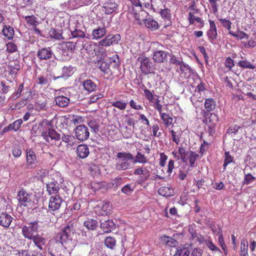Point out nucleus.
<instances>
[{
    "instance_id": "nucleus-51",
    "label": "nucleus",
    "mask_w": 256,
    "mask_h": 256,
    "mask_svg": "<svg viewBox=\"0 0 256 256\" xmlns=\"http://www.w3.org/2000/svg\"><path fill=\"white\" fill-rule=\"evenodd\" d=\"M112 105L120 110H124L126 107L127 102L121 100H117L112 102Z\"/></svg>"
},
{
    "instance_id": "nucleus-49",
    "label": "nucleus",
    "mask_w": 256,
    "mask_h": 256,
    "mask_svg": "<svg viewBox=\"0 0 256 256\" xmlns=\"http://www.w3.org/2000/svg\"><path fill=\"white\" fill-rule=\"evenodd\" d=\"M67 121L70 120L74 125H76L80 124L82 120V118L78 116H70L68 115V117L66 118Z\"/></svg>"
},
{
    "instance_id": "nucleus-60",
    "label": "nucleus",
    "mask_w": 256,
    "mask_h": 256,
    "mask_svg": "<svg viewBox=\"0 0 256 256\" xmlns=\"http://www.w3.org/2000/svg\"><path fill=\"white\" fill-rule=\"evenodd\" d=\"M49 34L50 37L56 40H60L62 37V34L58 32L56 30L53 28H50L49 31Z\"/></svg>"
},
{
    "instance_id": "nucleus-16",
    "label": "nucleus",
    "mask_w": 256,
    "mask_h": 256,
    "mask_svg": "<svg viewBox=\"0 0 256 256\" xmlns=\"http://www.w3.org/2000/svg\"><path fill=\"white\" fill-rule=\"evenodd\" d=\"M160 14L164 22V26H168L172 24V14L171 10L168 8H166L160 10Z\"/></svg>"
},
{
    "instance_id": "nucleus-23",
    "label": "nucleus",
    "mask_w": 256,
    "mask_h": 256,
    "mask_svg": "<svg viewBox=\"0 0 256 256\" xmlns=\"http://www.w3.org/2000/svg\"><path fill=\"white\" fill-rule=\"evenodd\" d=\"M115 228V224L110 220H104L100 224V228L104 232H111Z\"/></svg>"
},
{
    "instance_id": "nucleus-26",
    "label": "nucleus",
    "mask_w": 256,
    "mask_h": 256,
    "mask_svg": "<svg viewBox=\"0 0 256 256\" xmlns=\"http://www.w3.org/2000/svg\"><path fill=\"white\" fill-rule=\"evenodd\" d=\"M144 21L146 26L150 30H156L158 28L159 26L158 22L152 18H146Z\"/></svg>"
},
{
    "instance_id": "nucleus-53",
    "label": "nucleus",
    "mask_w": 256,
    "mask_h": 256,
    "mask_svg": "<svg viewBox=\"0 0 256 256\" xmlns=\"http://www.w3.org/2000/svg\"><path fill=\"white\" fill-rule=\"evenodd\" d=\"M61 138L64 142L67 144V145H71L73 143V141L74 140V137L69 134H63Z\"/></svg>"
},
{
    "instance_id": "nucleus-35",
    "label": "nucleus",
    "mask_w": 256,
    "mask_h": 256,
    "mask_svg": "<svg viewBox=\"0 0 256 256\" xmlns=\"http://www.w3.org/2000/svg\"><path fill=\"white\" fill-rule=\"evenodd\" d=\"M196 80L198 82V85L196 87L194 93H197L200 95H202V94H204V92L206 90L205 84L201 81V79L200 78H196Z\"/></svg>"
},
{
    "instance_id": "nucleus-63",
    "label": "nucleus",
    "mask_w": 256,
    "mask_h": 256,
    "mask_svg": "<svg viewBox=\"0 0 256 256\" xmlns=\"http://www.w3.org/2000/svg\"><path fill=\"white\" fill-rule=\"evenodd\" d=\"M108 36H110L109 39L111 44H118L121 39V36L119 34H116L112 36L108 35Z\"/></svg>"
},
{
    "instance_id": "nucleus-3",
    "label": "nucleus",
    "mask_w": 256,
    "mask_h": 256,
    "mask_svg": "<svg viewBox=\"0 0 256 256\" xmlns=\"http://www.w3.org/2000/svg\"><path fill=\"white\" fill-rule=\"evenodd\" d=\"M44 140L49 144H54L58 146H60L62 142H60L61 136L60 134L58 133L53 129L48 128L43 134Z\"/></svg>"
},
{
    "instance_id": "nucleus-39",
    "label": "nucleus",
    "mask_w": 256,
    "mask_h": 256,
    "mask_svg": "<svg viewBox=\"0 0 256 256\" xmlns=\"http://www.w3.org/2000/svg\"><path fill=\"white\" fill-rule=\"evenodd\" d=\"M84 226L88 230H94L98 226V222L94 220L88 218L84 222Z\"/></svg>"
},
{
    "instance_id": "nucleus-27",
    "label": "nucleus",
    "mask_w": 256,
    "mask_h": 256,
    "mask_svg": "<svg viewBox=\"0 0 256 256\" xmlns=\"http://www.w3.org/2000/svg\"><path fill=\"white\" fill-rule=\"evenodd\" d=\"M82 86L84 90L88 92H93L96 88V84L90 80H84L82 83Z\"/></svg>"
},
{
    "instance_id": "nucleus-6",
    "label": "nucleus",
    "mask_w": 256,
    "mask_h": 256,
    "mask_svg": "<svg viewBox=\"0 0 256 256\" xmlns=\"http://www.w3.org/2000/svg\"><path fill=\"white\" fill-rule=\"evenodd\" d=\"M134 174L136 176H140L138 183L142 184L145 182L150 176V171L146 166H138L134 170Z\"/></svg>"
},
{
    "instance_id": "nucleus-8",
    "label": "nucleus",
    "mask_w": 256,
    "mask_h": 256,
    "mask_svg": "<svg viewBox=\"0 0 256 256\" xmlns=\"http://www.w3.org/2000/svg\"><path fill=\"white\" fill-rule=\"evenodd\" d=\"M76 138L80 141L88 140L90 136V132L87 126L84 125H80L75 128Z\"/></svg>"
},
{
    "instance_id": "nucleus-36",
    "label": "nucleus",
    "mask_w": 256,
    "mask_h": 256,
    "mask_svg": "<svg viewBox=\"0 0 256 256\" xmlns=\"http://www.w3.org/2000/svg\"><path fill=\"white\" fill-rule=\"evenodd\" d=\"M216 102L212 98H206L204 102V108L207 112H210L214 109Z\"/></svg>"
},
{
    "instance_id": "nucleus-17",
    "label": "nucleus",
    "mask_w": 256,
    "mask_h": 256,
    "mask_svg": "<svg viewBox=\"0 0 256 256\" xmlns=\"http://www.w3.org/2000/svg\"><path fill=\"white\" fill-rule=\"evenodd\" d=\"M76 152L80 158H85L89 155L90 150L87 145L81 144L77 146Z\"/></svg>"
},
{
    "instance_id": "nucleus-50",
    "label": "nucleus",
    "mask_w": 256,
    "mask_h": 256,
    "mask_svg": "<svg viewBox=\"0 0 256 256\" xmlns=\"http://www.w3.org/2000/svg\"><path fill=\"white\" fill-rule=\"evenodd\" d=\"M218 20L221 22V24H222V26L226 28L228 30L229 32H232L231 30L232 23L230 20H226V18H218Z\"/></svg>"
},
{
    "instance_id": "nucleus-30",
    "label": "nucleus",
    "mask_w": 256,
    "mask_h": 256,
    "mask_svg": "<svg viewBox=\"0 0 256 256\" xmlns=\"http://www.w3.org/2000/svg\"><path fill=\"white\" fill-rule=\"evenodd\" d=\"M160 115V119L162 120L166 128H168L172 124L173 118L170 114L162 112Z\"/></svg>"
},
{
    "instance_id": "nucleus-46",
    "label": "nucleus",
    "mask_w": 256,
    "mask_h": 256,
    "mask_svg": "<svg viewBox=\"0 0 256 256\" xmlns=\"http://www.w3.org/2000/svg\"><path fill=\"white\" fill-rule=\"evenodd\" d=\"M110 62L113 64L112 66L114 68H118L120 64L118 55V54H114L112 56L110 57Z\"/></svg>"
},
{
    "instance_id": "nucleus-44",
    "label": "nucleus",
    "mask_w": 256,
    "mask_h": 256,
    "mask_svg": "<svg viewBox=\"0 0 256 256\" xmlns=\"http://www.w3.org/2000/svg\"><path fill=\"white\" fill-rule=\"evenodd\" d=\"M148 160L145 156L144 154H142L140 152H138L136 156L135 160H134V163H140L146 164L148 162Z\"/></svg>"
},
{
    "instance_id": "nucleus-9",
    "label": "nucleus",
    "mask_w": 256,
    "mask_h": 256,
    "mask_svg": "<svg viewBox=\"0 0 256 256\" xmlns=\"http://www.w3.org/2000/svg\"><path fill=\"white\" fill-rule=\"evenodd\" d=\"M53 52L50 47L42 48L36 52V56L40 60H47L52 58Z\"/></svg>"
},
{
    "instance_id": "nucleus-56",
    "label": "nucleus",
    "mask_w": 256,
    "mask_h": 256,
    "mask_svg": "<svg viewBox=\"0 0 256 256\" xmlns=\"http://www.w3.org/2000/svg\"><path fill=\"white\" fill-rule=\"evenodd\" d=\"M256 179L252 174H244V180H243V184H249Z\"/></svg>"
},
{
    "instance_id": "nucleus-52",
    "label": "nucleus",
    "mask_w": 256,
    "mask_h": 256,
    "mask_svg": "<svg viewBox=\"0 0 256 256\" xmlns=\"http://www.w3.org/2000/svg\"><path fill=\"white\" fill-rule=\"evenodd\" d=\"M234 160V158L228 152H224V160L223 166L224 169L226 168V166L232 162Z\"/></svg>"
},
{
    "instance_id": "nucleus-22",
    "label": "nucleus",
    "mask_w": 256,
    "mask_h": 256,
    "mask_svg": "<svg viewBox=\"0 0 256 256\" xmlns=\"http://www.w3.org/2000/svg\"><path fill=\"white\" fill-rule=\"evenodd\" d=\"M155 0H130L132 3L136 6H142L144 5L146 8L149 7L150 6H156L155 4Z\"/></svg>"
},
{
    "instance_id": "nucleus-18",
    "label": "nucleus",
    "mask_w": 256,
    "mask_h": 256,
    "mask_svg": "<svg viewBox=\"0 0 256 256\" xmlns=\"http://www.w3.org/2000/svg\"><path fill=\"white\" fill-rule=\"evenodd\" d=\"M22 124V119H18L14 121V122L8 124L7 126H6L1 132V134H4L6 132L14 130L16 132L20 128L21 124Z\"/></svg>"
},
{
    "instance_id": "nucleus-1",
    "label": "nucleus",
    "mask_w": 256,
    "mask_h": 256,
    "mask_svg": "<svg viewBox=\"0 0 256 256\" xmlns=\"http://www.w3.org/2000/svg\"><path fill=\"white\" fill-rule=\"evenodd\" d=\"M75 226V222H69L58 234L60 243L70 250L75 246V242L72 240V236L76 233Z\"/></svg>"
},
{
    "instance_id": "nucleus-5",
    "label": "nucleus",
    "mask_w": 256,
    "mask_h": 256,
    "mask_svg": "<svg viewBox=\"0 0 256 256\" xmlns=\"http://www.w3.org/2000/svg\"><path fill=\"white\" fill-rule=\"evenodd\" d=\"M208 115V117L206 115V118L204 121L208 125V132L210 135H212L215 132V128L218 122V118L214 113H211Z\"/></svg>"
},
{
    "instance_id": "nucleus-12",
    "label": "nucleus",
    "mask_w": 256,
    "mask_h": 256,
    "mask_svg": "<svg viewBox=\"0 0 256 256\" xmlns=\"http://www.w3.org/2000/svg\"><path fill=\"white\" fill-rule=\"evenodd\" d=\"M26 164L27 166L32 167L37 163V158L35 152L30 148L26 150Z\"/></svg>"
},
{
    "instance_id": "nucleus-48",
    "label": "nucleus",
    "mask_w": 256,
    "mask_h": 256,
    "mask_svg": "<svg viewBox=\"0 0 256 256\" xmlns=\"http://www.w3.org/2000/svg\"><path fill=\"white\" fill-rule=\"evenodd\" d=\"M238 66L244 68L254 70L255 66L252 64L250 62L246 60H242L238 62Z\"/></svg>"
},
{
    "instance_id": "nucleus-62",
    "label": "nucleus",
    "mask_w": 256,
    "mask_h": 256,
    "mask_svg": "<svg viewBox=\"0 0 256 256\" xmlns=\"http://www.w3.org/2000/svg\"><path fill=\"white\" fill-rule=\"evenodd\" d=\"M205 243L206 246L212 250V251H218L220 252V248L217 247L212 240H206Z\"/></svg>"
},
{
    "instance_id": "nucleus-31",
    "label": "nucleus",
    "mask_w": 256,
    "mask_h": 256,
    "mask_svg": "<svg viewBox=\"0 0 256 256\" xmlns=\"http://www.w3.org/2000/svg\"><path fill=\"white\" fill-rule=\"evenodd\" d=\"M103 8L106 14H110L116 10L117 5L114 2H109L104 4Z\"/></svg>"
},
{
    "instance_id": "nucleus-47",
    "label": "nucleus",
    "mask_w": 256,
    "mask_h": 256,
    "mask_svg": "<svg viewBox=\"0 0 256 256\" xmlns=\"http://www.w3.org/2000/svg\"><path fill=\"white\" fill-rule=\"evenodd\" d=\"M230 34L234 37L238 38V40H248L249 38V36L243 31H238L236 33L233 32H230Z\"/></svg>"
},
{
    "instance_id": "nucleus-4",
    "label": "nucleus",
    "mask_w": 256,
    "mask_h": 256,
    "mask_svg": "<svg viewBox=\"0 0 256 256\" xmlns=\"http://www.w3.org/2000/svg\"><path fill=\"white\" fill-rule=\"evenodd\" d=\"M38 229V221H34L28 224V226H24L22 228L23 236L28 240H32L35 236L34 233L37 232Z\"/></svg>"
},
{
    "instance_id": "nucleus-42",
    "label": "nucleus",
    "mask_w": 256,
    "mask_h": 256,
    "mask_svg": "<svg viewBox=\"0 0 256 256\" xmlns=\"http://www.w3.org/2000/svg\"><path fill=\"white\" fill-rule=\"evenodd\" d=\"M24 18L27 24L30 26H36L39 24L38 18L34 15L25 16Z\"/></svg>"
},
{
    "instance_id": "nucleus-10",
    "label": "nucleus",
    "mask_w": 256,
    "mask_h": 256,
    "mask_svg": "<svg viewBox=\"0 0 256 256\" xmlns=\"http://www.w3.org/2000/svg\"><path fill=\"white\" fill-rule=\"evenodd\" d=\"M62 198L60 195L50 196L48 202V210L50 212H54L58 210L62 202Z\"/></svg>"
},
{
    "instance_id": "nucleus-37",
    "label": "nucleus",
    "mask_w": 256,
    "mask_h": 256,
    "mask_svg": "<svg viewBox=\"0 0 256 256\" xmlns=\"http://www.w3.org/2000/svg\"><path fill=\"white\" fill-rule=\"evenodd\" d=\"M97 64H100L99 68L104 74H108L110 73V70L108 63L102 61V60H99L97 61Z\"/></svg>"
},
{
    "instance_id": "nucleus-58",
    "label": "nucleus",
    "mask_w": 256,
    "mask_h": 256,
    "mask_svg": "<svg viewBox=\"0 0 256 256\" xmlns=\"http://www.w3.org/2000/svg\"><path fill=\"white\" fill-rule=\"evenodd\" d=\"M6 51L8 53L14 52L18 50L17 46L12 42H8L6 45Z\"/></svg>"
},
{
    "instance_id": "nucleus-7",
    "label": "nucleus",
    "mask_w": 256,
    "mask_h": 256,
    "mask_svg": "<svg viewBox=\"0 0 256 256\" xmlns=\"http://www.w3.org/2000/svg\"><path fill=\"white\" fill-rule=\"evenodd\" d=\"M138 61L140 62V68L143 73L148 74L151 72L152 62L148 57L140 55L138 58Z\"/></svg>"
},
{
    "instance_id": "nucleus-34",
    "label": "nucleus",
    "mask_w": 256,
    "mask_h": 256,
    "mask_svg": "<svg viewBox=\"0 0 256 256\" xmlns=\"http://www.w3.org/2000/svg\"><path fill=\"white\" fill-rule=\"evenodd\" d=\"M170 132L171 133L172 142L178 144L182 137V131L181 130L175 131L173 129H170Z\"/></svg>"
},
{
    "instance_id": "nucleus-38",
    "label": "nucleus",
    "mask_w": 256,
    "mask_h": 256,
    "mask_svg": "<svg viewBox=\"0 0 256 256\" xmlns=\"http://www.w3.org/2000/svg\"><path fill=\"white\" fill-rule=\"evenodd\" d=\"M179 66L180 74H183L185 77L188 76L192 70L188 65L182 62Z\"/></svg>"
},
{
    "instance_id": "nucleus-33",
    "label": "nucleus",
    "mask_w": 256,
    "mask_h": 256,
    "mask_svg": "<svg viewBox=\"0 0 256 256\" xmlns=\"http://www.w3.org/2000/svg\"><path fill=\"white\" fill-rule=\"evenodd\" d=\"M106 34V30L104 28H98L93 30L92 36L93 39L98 40L102 38Z\"/></svg>"
},
{
    "instance_id": "nucleus-24",
    "label": "nucleus",
    "mask_w": 256,
    "mask_h": 256,
    "mask_svg": "<svg viewBox=\"0 0 256 256\" xmlns=\"http://www.w3.org/2000/svg\"><path fill=\"white\" fill-rule=\"evenodd\" d=\"M12 218L6 213H2L0 214V225L8 228L12 222Z\"/></svg>"
},
{
    "instance_id": "nucleus-45",
    "label": "nucleus",
    "mask_w": 256,
    "mask_h": 256,
    "mask_svg": "<svg viewBox=\"0 0 256 256\" xmlns=\"http://www.w3.org/2000/svg\"><path fill=\"white\" fill-rule=\"evenodd\" d=\"M130 166V163L123 162L119 160L116 164V169L117 170H126Z\"/></svg>"
},
{
    "instance_id": "nucleus-21",
    "label": "nucleus",
    "mask_w": 256,
    "mask_h": 256,
    "mask_svg": "<svg viewBox=\"0 0 256 256\" xmlns=\"http://www.w3.org/2000/svg\"><path fill=\"white\" fill-rule=\"evenodd\" d=\"M54 101L56 105L61 108L67 106L70 102V98L63 95H58L55 97Z\"/></svg>"
},
{
    "instance_id": "nucleus-19",
    "label": "nucleus",
    "mask_w": 256,
    "mask_h": 256,
    "mask_svg": "<svg viewBox=\"0 0 256 256\" xmlns=\"http://www.w3.org/2000/svg\"><path fill=\"white\" fill-rule=\"evenodd\" d=\"M159 240L162 243L170 247H175L178 244V242L175 239L166 235L161 236Z\"/></svg>"
},
{
    "instance_id": "nucleus-64",
    "label": "nucleus",
    "mask_w": 256,
    "mask_h": 256,
    "mask_svg": "<svg viewBox=\"0 0 256 256\" xmlns=\"http://www.w3.org/2000/svg\"><path fill=\"white\" fill-rule=\"evenodd\" d=\"M160 159H159V165L164 168L166 163V161L168 160V156L164 153L161 152L160 154Z\"/></svg>"
},
{
    "instance_id": "nucleus-2",
    "label": "nucleus",
    "mask_w": 256,
    "mask_h": 256,
    "mask_svg": "<svg viewBox=\"0 0 256 256\" xmlns=\"http://www.w3.org/2000/svg\"><path fill=\"white\" fill-rule=\"evenodd\" d=\"M18 199L19 205L26 207H32L36 204V196L32 192H27L22 188L18 193Z\"/></svg>"
},
{
    "instance_id": "nucleus-57",
    "label": "nucleus",
    "mask_w": 256,
    "mask_h": 256,
    "mask_svg": "<svg viewBox=\"0 0 256 256\" xmlns=\"http://www.w3.org/2000/svg\"><path fill=\"white\" fill-rule=\"evenodd\" d=\"M24 89V84L22 83L19 85L17 92L13 93L11 96V98L12 100H16L21 96L22 92Z\"/></svg>"
},
{
    "instance_id": "nucleus-29",
    "label": "nucleus",
    "mask_w": 256,
    "mask_h": 256,
    "mask_svg": "<svg viewBox=\"0 0 256 256\" xmlns=\"http://www.w3.org/2000/svg\"><path fill=\"white\" fill-rule=\"evenodd\" d=\"M116 157L123 162L130 163L128 160H132L134 158L132 154L130 152H119L116 154Z\"/></svg>"
},
{
    "instance_id": "nucleus-13",
    "label": "nucleus",
    "mask_w": 256,
    "mask_h": 256,
    "mask_svg": "<svg viewBox=\"0 0 256 256\" xmlns=\"http://www.w3.org/2000/svg\"><path fill=\"white\" fill-rule=\"evenodd\" d=\"M168 54L166 52L158 50L154 52L152 59L156 63H163L167 60Z\"/></svg>"
},
{
    "instance_id": "nucleus-15",
    "label": "nucleus",
    "mask_w": 256,
    "mask_h": 256,
    "mask_svg": "<svg viewBox=\"0 0 256 256\" xmlns=\"http://www.w3.org/2000/svg\"><path fill=\"white\" fill-rule=\"evenodd\" d=\"M191 244H186L184 246H180L176 248L175 256H189L190 252L192 250Z\"/></svg>"
},
{
    "instance_id": "nucleus-55",
    "label": "nucleus",
    "mask_w": 256,
    "mask_h": 256,
    "mask_svg": "<svg viewBox=\"0 0 256 256\" xmlns=\"http://www.w3.org/2000/svg\"><path fill=\"white\" fill-rule=\"evenodd\" d=\"M71 34L74 38H84L86 37L84 32L82 30L77 28H76L74 30L72 31Z\"/></svg>"
},
{
    "instance_id": "nucleus-41",
    "label": "nucleus",
    "mask_w": 256,
    "mask_h": 256,
    "mask_svg": "<svg viewBox=\"0 0 256 256\" xmlns=\"http://www.w3.org/2000/svg\"><path fill=\"white\" fill-rule=\"evenodd\" d=\"M189 152H190L186 150V148L182 146L178 148V153L180 155V158L182 162H187L188 158H186Z\"/></svg>"
},
{
    "instance_id": "nucleus-28",
    "label": "nucleus",
    "mask_w": 256,
    "mask_h": 256,
    "mask_svg": "<svg viewBox=\"0 0 256 256\" xmlns=\"http://www.w3.org/2000/svg\"><path fill=\"white\" fill-rule=\"evenodd\" d=\"M2 33L4 37L10 40L14 38V31L12 26L5 25L3 28Z\"/></svg>"
},
{
    "instance_id": "nucleus-54",
    "label": "nucleus",
    "mask_w": 256,
    "mask_h": 256,
    "mask_svg": "<svg viewBox=\"0 0 256 256\" xmlns=\"http://www.w3.org/2000/svg\"><path fill=\"white\" fill-rule=\"evenodd\" d=\"M158 193L164 196L168 197L170 196V189L168 187L163 186L160 188L158 190Z\"/></svg>"
},
{
    "instance_id": "nucleus-40",
    "label": "nucleus",
    "mask_w": 256,
    "mask_h": 256,
    "mask_svg": "<svg viewBox=\"0 0 256 256\" xmlns=\"http://www.w3.org/2000/svg\"><path fill=\"white\" fill-rule=\"evenodd\" d=\"M104 243L107 248L113 250L116 244V240L114 237L108 236L105 238Z\"/></svg>"
},
{
    "instance_id": "nucleus-32",
    "label": "nucleus",
    "mask_w": 256,
    "mask_h": 256,
    "mask_svg": "<svg viewBox=\"0 0 256 256\" xmlns=\"http://www.w3.org/2000/svg\"><path fill=\"white\" fill-rule=\"evenodd\" d=\"M35 246H37L40 250L43 249V246L45 244L46 240L42 236L38 234L34 236L32 240Z\"/></svg>"
},
{
    "instance_id": "nucleus-14",
    "label": "nucleus",
    "mask_w": 256,
    "mask_h": 256,
    "mask_svg": "<svg viewBox=\"0 0 256 256\" xmlns=\"http://www.w3.org/2000/svg\"><path fill=\"white\" fill-rule=\"evenodd\" d=\"M210 29L207 32V36L211 42L216 40L218 36L217 28L214 20H209Z\"/></svg>"
},
{
    "instance_id": "nucleus-61",
    "label": "nucleus",
    "mask_w": 256,
    "mask_h": 256,
    "mask_svg": "<svg viewBox=\"0 0 256 256\" xmlns=\"http://www.w3.org/2000/svg\"><path fill=\"white\" fill-rule=\"evenodd\" d=\"M152 136L154 137L160 138L162 136V132L159 131L160 126L158 124H154L152 126Z\"/></svg>"
},
{
    "instance_id": "nucleus-11",
    "label": "nucleus",
    "mask_w": 256,
    "mask_h": 256,
    "mask_svg": "<svg viewBox=\"0 0 256 256\" xmlns=\"http://www.w3.org/2000/svg\"><path fill=\"white\" fill-rule=\"evenodd\" d=\"M20 68V66L18 61H12L8 62V72L9 75L11 76V78L14 80L16 78L17 74Z\"/></svg>"
},
{
    "instance_id": "nucleus-43",
    "label": "nucleus",
    "mask_w": 256,
    "mask_h": 256,
    "mask_svg": "<svg viewBox=\"0 0 256 256\" xmlns=\"http://www.w3.org/2000/svg\"><path fill=\"white\" fill-rule=\"evenodd\" d=\"M198 157V154L194 152L190 151L189 154H188L186 158L188 160L190 166H193V165L195 163L196 160Z\"/></svg>"
},
{
    "instance_id": "nucleus-59",
    "label": "nucleus",
    "mask_w": 256,
    "mask_h": 256,
    "mask_svg": "<svg viewBox=\"0 0 256 256\" xmlns=\"http://www.w3.org/2000/svg\"><path fill=\"white\" fill-rule=\"evenodd\" d=\"M64 46L65 48H66L68 51L70 52H74L76 47V42H66L64 44Z\"/></svg>"
},
{
    "instance_id": "nucleus-25",
    "label": "nucleus",
    "mask_w": 256,
    "mask_h": 256,
    "mask_svg": "<svg viewBox=\"0 0 256 256\" xmlns=\"http://www.w3.org/2000/svg\"><path fill=\"white\" fill-rule=\"evenodd\" d=\"M204 100V96L197 93H194L190 97V101L196 108L200 107L202 104Z\"/></svg>"
},
{
    "instance_id": "nucleus-20",
    "label": "nucleus",
    "mask_w": 256,
    "mask_h": 256,
    "mask_svg": "<svg viewBox=\"0 0 256 256\" xmlns=\"http://www.w3.org/2000/svg\"><path fill=\"white\" fill-rule=\"evenodd\" d=\"M46 187L47 192L50 195L57 194L58 193L60 190L59 184L55 180L49 182L46 184Z\"/></svg>"
}]
</instances>
